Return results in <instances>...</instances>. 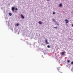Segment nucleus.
I'll list each match as a JSON object with an SVG mask.
<instances>
[{"mask_svg": "<svg viewBox=\"0 0 73 73\" xmlns=\"http://www.w3.org/2000/svg\"><path fill=\"white\" fill-rule=\"evenodd\" d=\"M66 53V52H62L60 53V54L62 55H64V54H65Z\"/></svg>", "mask_w": 73, "mask_h": 73, "instance_id": "f257e3e1", "label": "nucleus"}, {"mask_svg": "<svg viewBox=\"0 0 73 73\" xmlns=\"http://www.w3.org/2000/svg\"><path fill=\"white\" fill-rule=\"evenodd\" d=\"M65 21L66 22V24H68L69 22V21L68 19H65Z\"/></svg>", "mask_w": 73, "mask_h": 73, "instance_id": "f03ea898", "label": "nucleus"}, {"mask_svg": "<svg viewBox=\"0 0 73 73\" xmlns=\"http://www.w3.org/2000/svg\"><path fill=\"white\" fill-rule=\"evenodd\" d=\"M45 42L46 44H48L49 43L48 42V40H47L46 39L45 40Z\"/></svg>", "mask_w": 73, "mask_h": 73, "instance_id": "7ed1b4c3", "label": "nucleus"}, {"mask_svg": "<svg viewBox=\"0 0 73 73\" xmlns=\"http://www.w3.org/2000/svg\"><path fill=\"white\" fill-rule=\"evenodd\" d=\"M21 17H22V18L23 19H24L25 18L21 14Z\"/></svg>", "mask_w": 73, "mask_h": 73, "instance_id": "20e7f679", "label": "nucleus"}, {"mask_svg": "<svg viewBox=\"0 0 73 73\" xmlns=\"http://www.w3.org/2000/svg\"><path fill=\"white\" fill-rule=\"evenodd\" d=\"M62 3H60V4L59 5V6L60 7H62Z\"/></svg>", "mask_w": 73, "mask_h": 73, "instance_id": "39448f33", "label": "nucleus"}, {"mask_svg": "<svg viewBox=\"0 0 73 73\" xmlns=\"http://www.w3.org/2000/svg\"><path fill=\"white\" fill-rule=\"evenodd\" d=\"M39 23L40 24H42V23L41 22V21H39Z\"/></svg>", "mask_w": 73, "mask_h": 73, "instance_id": "423d86ee", "label": "nucleus"}, {"mask_svg": "<svg viewBox=\"0 0 73 73\" xmlns=\"http://www.w3.org/2000/svg\"><path fill=\"white\" fill-rule=\"evenodd\" d=\"M12 15V13H9V15L11 16Z\"/></svg>", "mask_w": 73, "mask_h": 73, "instance_id": "0eeeda50", "label": "nucleus"}, {"mask_svg": "<svg viewBox=\"0 0 73 73\" xmlns=\"http://www.w3.org/2000/svg\"><path fill=\"white\" fill-rule=\"evenodd\" d=\"M11 9H15V7H12Z\"/></svg>", "mask_w": 73, "mask_h": 73, "instance_id": "6e6552de", "label": "nucleus"}, {"mask_svg": "<svg viewBox=\"0 0 73 73\" xmlns=\"http://www.w3.org/2000/svg\"><path fill=\"white\" fill-rule=\"evenodd\" d=\"M47 48H50V46L49 45L47 46Z\"/></svg>", "mask_w": 73, "mask_h": 73, "instance_id": "1a4fd4ad", "label": "nucleus"}, {"mask_svg": "<svg viewBox=\"0 0 73 73\" xmlns=\"http://www.w3.org/2000/svg\"><path fill=\"white\" fill-rule=\"evenodd\" d=\"M19 25V23H17L16 25V26H18Z\"/></svg>", "mask_w": 73, "mask_h": 73, "instance_id": "9d476101", "label": "nucleus"}, {"mask_svg": "<svg viewBox=\"0 0 73 73\" xmlns=\"http://www.w3.org/2000/svg\"><path fill=\"white\" fill-rule=\"evenodd\" d=\"M67 62L68 63H69L70 62V60H67Z\"/></svg>", "mask_w": 73, "mask_h": 73, "instance_id": "9b49d317", "label": "nucleus"}, {"mask_svg": "<svg viewBox=\"0 0 73 73\" xmlns=\"http://www.w3.org/2000/svg\"><path fill=\"white\" fill-rule=\"evenodd\" d=\"M52 20H53V21H54V22H55V19H52Z\"/></svg>", "mask_w": 73, "mask_h": 73, "instance_id": "f8f14e48", "label": "nucleus"}, {"mask_svg": "<svg viewBox=\"0 0 73 73\" xmlns=\"http://www.w3.org/2000/svg\"><path fill=\"white\" fill-rule=\"evenodd\" d=\"M71 64H73V61L71 62Z\"/></svg>", "mask_w": 73, "mask_h": 73, "instance_id": "ddd939ff", "label": "nucleus"}, {"mask_svg": "<svg viewBox=\"0 0 73 73\" xmlns=\"http://www.w3.org/2000/svg\"><path fill=\"white\" fill-rule=\"evenodd\" d=\"M54 28L57 29L58 28V27H54Z\"/></svg>", "mask_w": 73, "mask_h": 73, "instance_id": "4468645a", "label": "nucleus"}, {"mask_svg": "<svg viewBox=\"0 0 73 73\" xmlns=\"http://www.w3.org/2000/svg\"><path fill=\"white\" fill-rule=\"evenodd\" d=\"M55 14V13L54 12H53V14Z\"/></svg>", "mask_w": 73, "mask_h": 73, "instance_id": "2eb2a0df", "label": "nucleus"}, {"mask_svg": "<svg viewBox=\"0 0 73 73\" xmlns=\"http://www.w3.org/2000/svg\"><path fill=\"white\" fill-rule=\"evenodd\" d=\"M15 9H18L17 8H16Z\"/></svg>", "mask_w": 73, "mask_h": 73, "instance_id": "dca6fc26", "label": "nucleus"}, {"mask_svg": "<svg viewBox=\"0 0 73 73\" xmlns=\"http://www.w3.org/2000/svg\"><path fill=\"white\" fill-rule=\"evenodd\" d=\"M46 0V1H49V0Z\"/></svg>", "mask_w": 73, "mask_h": 73, "instance_id": "f3484780", "label": "nucleus"}, {"mask_svg": "<svg viewBox=\"0 0 73 73\" xmlns=\"http://www.w3.org/2000/svg\"><path fill=\"white\" fill-rule=\"evenodd\" d=\"M14 9H12V10L13 11H14Z\"/></svg>", "mask_w": 73, "mask_h": 73, "instance_id": "a211bd4d", "label": "nucleus"}, {"mask_svg": "<svg viewBox=\"0 0 73 73\" xmlns=\"http://www.w3.org/2000/svg\"><path fill=\"white\" fill-rule=\"evenodd\" d=\"M57 25H58V26H59V24H57Z\"/></svg>", "mask_w": 73, "mask_h": 73, "instance_id": "6ab92c4d", "label": "nucleus"}, {"mask_svg": "<svg viewBox=\"0 0 73 73\" xmlns=\"http://www.w3.org/2000/svg\"><path fill=\"white\" fill-rule=\"evenodd\" d=\"M72 27H73V24H72Z\"/></svg>", "mask_w": 73, "mask_h": 73, "instance_id": "aec40b11", "label": "nucleus"}, {"mask_svg": "<svg viewBox=\"0 0 73 73\" xmlns=\"http://www.w3.org/2000/svg\"><path fill=\"white\" fill-rule=\"evenodd\" d=\"M59 68H58V70H59Z\"/></svg>", "mask_w": 73, "mask_h": 73, "instance_id": "412c9836", "label": "nucleus"}, {"mask_svg": "<svg viewBox=\"0 0 73 73\" xmlns=\"http://www.w3.org/2000/svg\"><path fill=\"white\" fill-rule=\"evenodd\" d=\"M15 10H17V9H16Z\"/></svg>", "mask_w": 73, "mask_h": 73, "instance_id": "4be33fe9", "label": "nucleus"}]
</instances>
